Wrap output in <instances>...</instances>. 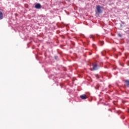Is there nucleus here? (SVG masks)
Wrapping results in <instances>:
<instances>
[{"label": "nucleus", "mask_w": 129, "mask_h": 129, "mask_svg": "<svg viewBox=\"0 0 129 129\" xmlns=\"http://www.w3.org/2000/svg\"><path fill=\"white\" fill-rule=\"evenodd\" d=\"M125 83L127 86H129V81L128 80L125 81Z\"/></svg>", "instance_id": "nucleus-6"}, {"label": "nucleus", "mask_w": 129, "mask_h": 129, "mask_svg": "<svg viewBox=\"0 0 129 129\" xmlns=\"http://www.w3.org/2000/svg\"><path fill=\"white\" fill-rule=\"evenodd\" d=\"M128 112H129V109H128Z\"/></svg>", "instance_id": "nucleus-9"}, {"label": "nucleus", "mask_w": 129, "mask_h": 129, "mask_svg": "<svg viewBox=\"0 0 129 129\" xmlns=\"http://www.w3.org/2000/svg\"><path fill=\"white\" fill-rule=\"evenodd\" d=\"M3 19H4V14L0 11V20H3Z\"/></svg>", "instance_id": "nucleus-5"}, {"label": "nucleus", "mask_w": 129, "mask_h": 129, "mask_svg": "<svg viewBox=\"0 0 129 129\" xmlns=\"http://www.w3.org/2000/svg\"><path fill=\"white\" fill-rule=\"evenodd\" d=\"M80 98L81 99H87V96L86 95L83 94L80 96Z\"/></svg>", "instance_id": "nucleus-3"}, {"label": "nucleus", "mask_w": 129, "mask_h": 129, "mask_svg": "<svg viewBox=\"0 0 129 129\" xmlns=\"http://www.w3.org/2000/svg\"><path fill=\"white\" fill-rule=\"evenodd\" d=\"M54 58H55V59H57L58 58V56H55Z\"/></svg>", "instance_id": "nucleus-7"}, {"label": "nucleus", "mask_w": 129, "mask_h": 129, "mask_svg": "<svg viewBox=\"0 0 129 129\" xmlns=\"http://www.w3.org/2000/svg\"><path fill=\"white\" fill-rule=\"evenodd\" d=\"M119 36L120 37H121V35H120V34H119Z\"/></svg>", "instance_id": "nucleus-8"}, {"label": "nucleus", "mask_w": 129, "mask_h": 129, "mask_svg": "<svg viewBox=\"0 0 129 129\" xmlns=\"http://www.w3.org/2000/svg\"><path fill=\"white\" fill-rule=\"evenodd\" d=\"M101 9H102V7L100 6H97L96 7L97 13H98V14H101V13H102Z\"/></svg>", "instance_id": "nucleus-1"}, {"label": "nucleus", "mask_w": 129, "mask_h": 129, "mask_svg": "<svg viewBox=\"0 0 129 129\" xmlns=\"http://www.w3.org/2000/svg\"><path fill=\"white\" fill-rule=\"evenodd\" d=\"M41 7L42 6H41V4H37L35 6V9H37L38 10H39V9H41Z\"/></svg>", "instance_id": "nucleus-4"}, {"label": "nucleus", "mask_w": 129, "mask_h": 129, "mask_svg": "<svg viewBox=\"0 0 129 129\" xmlns=\"http://www.w3.org/2000/svg\"><path fill=\"white\" fill-rule=\"evenodd\" d=\"M98 68L97 67V64L93 63V70H98Z\"/></svg>", "instance_id": "nucleus-2"}]
</instances>
